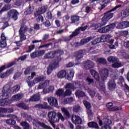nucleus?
Listing matches in <instances>:
<instances>
[{
    "label": "nucleus",
    "mask_w": 129,
    "mask_h": 129,
    "mask_svg": "<svg viewBox=\"0 0 129 129\" xmlns=\"http://www.w3.org/2000/svg\"><path fill=\"white\" fill-rule=\"evenodd\" d=\"M1 38V41L3 42H7V37L5 35V33L3 32L2 33Z\"/></svg>",
    "instance_id": "nucleus-53"
},
{
    "label": "nucleus",
    "mask_w": 129,
    "mask_h": 129,
    "mask_svg": "<svg viewBox=\"0 0 129 129\" xmlns=\"http://www.w3.org/2000/svg\"><path fill=\"white\" fill-rule=\"evenodd\" d=\"M45 79H46V77L44 76H40L37 77L33 79L34 82H35V84L37 83H39L40 82H43V81H45Z\"/></svg>",
    "instance_id": "nucleus-20"
},
{
    "label": "nucleus",
    "mask_w": 129,
    "mask_h": 129,
    "mask_svg": "<svg viewBox=\"0 0 129 129\" xmlns=\"http://www.w3.org/2000/svg\"><path fill=\"white\" fill-rule=\"evenodd\" d=\"M13 99L14 100H20L22 99V95L21 94H16L13 96Z\"/></svg>",
    "instance_id": "nucleus-42"
},
{
    "label": "nucleus",
    "mask_w": 129,
    "mask_h": 129,
    "mask_svg": "<svg viewBox=\"0 0 129 129\" xmlns=\"http://www.w3.org/2000/svg\"><path fill=\"white\" fill-rule=\"evenodd\" d=\"M61 60H62V58L60 56H58L56 60H54L52 63L49 64L47 70V75H50V74L52 73L53 70L59 66V62H60Z\"/></svg>",
    "instance_id": "nucleus-5"
},
{
    "label": "nucleus",
    "mask_w": 129,
    "mask_h": 129,
    "mask_svg": "<svg viewBox=\"0 0 129 129\" xmlns=\"http://www.w3.org/2000/svg\"><path fill=\"white\" fill-rule=\"evenodd\" d=\"M14 72V68H11L9 70L6 71V73H7V75L8 76H10L11 74H12L13 72Z\"/></svg>",
    "instance_id": "nucleus-61"
},
{
    "label": "nucleus",
    "mask_w": 129,
    "mask_h": 129,
    "mask_svg": "<svg viewBox=\"0 0 129 129\" xmlns=\"http://www.w3.org/2000/svg\"><path fill=\"white\" fill-rule=\"evenodd\" d=\"M101 78L103 80H105L108 77L109 71L107 69H103L100 71Z\"/></svg>",
    "instance_id": "nucleus-13"
},
{
    "label": "nucleus",
    "mask_w": 129,
    "mask_h": 129,
    "mask_svg": "<svg viewBox=\"0 0 129 129\" xmlns=\"http://www.w3.org/2000/svg\"><path fill=\"white\" fill-rule=\"evenodd\" d=\"M75 95L77 97H81V90H77L75 93Z\"/></svg>",
    "instance_id": "nucleus-62"
},
{
    "label": "nucleus",
    "mask_w": 129,
    "mask_h": 129,
    "mask_svg": "<svg viewBox=\"0 0 129 129\" xmlns=\"http://www.w3.org/2000/svg\"><path fill=\"white\" fill-rule=\"evenodd\" d=\"M20 124L22 126H24V127H30V124L29 123L27 122V121H22Z\"/></svg>",
    "instance_id": "nucleus-46"
},
{
    "label": "nucleus",
    "mask_w": 129,
    "mask_h": 129,
    "mask_svg": "<svg viewBox=\"0 0 129 129\" xmlns=\"http://www.w3.org/2000/svg\"><path fill=\"white\" fill-rule=\"evenodd\" d=\"M47 101L49 105L51 106L56 107L58 105V100L54 97H49L47 99Z\"/></svg>",
    "instance_id": "nucleus-10"
},
{
    "label": "nucleus",
    "mask_w": 129,
    "mask_h": 129,
    "mask_svg": "<svg viewBox=\"0 0 129 129\" xmlns=\"http://www.w3.org/2000/svg\"><path fill=\"white\" fill-rule=\"evenodd\" d=\"M29 50L27 51V53H30L31 51H33V49H35V45H31L28 46Z\"/></svg>",
    "instance_id": "nucleus-59"
},
{
    "label": "nucleus",
    "mask_w": 129,
    "mask_h": 129,
    "mask_svg": "<svg viewBox=\"0 0 129 129\" xmlns=\"http://www.w3.org/2000/svg\"><path fill=\"white\" fill-rule=\"evenodd\" d=\"M41 99V96L40 95L36 94H34L31 97V98L29 99L30 101H39Z\"/></svg>",
    "instance_id": "nucleus-22"
},
{
    "label": "nucleus",
    "mask_w": 129,
    "mask_h": 129,
    "mask_svg": "<svg viewBox=\"0 0 129 129\" xmlns=\"http://www.w3.org/2000/svg\"><path fill=\"white\" fill-rule=\"evenodd\" d=\"M37 55L38 57H40V56H43V55L45 54V50H39V51H37Z\"/></svg>",
    "instance_id": "nucleus-54"
},
{
    "label": "nucleus",
    "mask_w": 129,
    "mask_h": 129,
    "mask_svg": "<svg viewBox=\"0 0 129 129\" xmlns=\"http://www.w3.org/2000/svg\"><path fill=\"white\" fill-rule=\"evenodd\" d=\"M73 55L74 57H76L75 61L76 62H79V63H77L76 65H78V64H80V61L81 60V50H79L75 51Z\"/></svg>",
    "instance_id": "nucleus-14"
},
{
    "label": "nucleus",
    "mask_w": 129,
    "mask_h": 129,
    "mask_svg": "<svg viewBox=\"0 0 129 129\" xmlns=\"http://www.w3.org/2000/svg\"><path fill=\"white\" fill-rule=\"evenodd\" d=\"M2 94H0V106L10 105L13 100L10 99V95L12 93V89L10 85H6L2 89Z\"/></svg>",
    "instance_id": "nucleus-1"
},
{
    "label": "nucleus",
    "mask_w": 129,
    "mask_h": 129,
    "mask_svg": "<svg viewBox=\"0 0 129 129\" xmlns=\"http://www.w3.org/2000/svg\"><path fill=\"white\" fill-rule=\"evenodd\" d=\"M49 109L50 106L48 105V104L46 102L44 103L43 105H42V109Z\"/></svg>",
    "instance_id": "nucleus-56"
},
{
    "label": "nucleus",
    "mask_w": 129,
    "mask_h": 129,
    "mask_svg": "<svg viewBox=\"0 0 129 129\" xmlns=\"http://www.w3.org/2000/svg\"><path fill=\"white\" fill-rule=\"evenodd\" d=\"M128 27L129 22H122L117 26V29H124L125 28H128Z\"/></svg>",
    "instance_id": "nucleus-19"
},
{
    "label": "nucleus",
    "mask_w": 129,
    "mask_h": 129,
    "mask_svg": "<svg viewBox=\"0 0 129 129\" xmlns=\"http://www.w3.org/2000/svg\"><path fill=\"white\" fill-rule=\"evenodd\" d=\"M32 71V67H27L24 71L25 75H29L31 74V72Z\"/></svg>",
    "instance_id": "nucleus-39"
},
{
    "label": "nucleus",
    "mask_w": 129,
    "mask_h": 129,
    "mask_svg": "<svg viewBox=\"0 0 129 129\" xmlns=\"http://www.w3.org/2000/svg\"><path fill=\"white\" fill-rule=\"evenodd\" d=\"M25 13H26V15H31V14L33 13V10H32V7H29Z\"/></svg>",
    "instance_id": "nucleus-55"
},
{
    "label": "nucleus",
    "mask_w": 129,
    "mask_h": 129,
    "mask_svg": "<svg viewBox=\"0 0 129 129\" xmlns=\"http://www.w3.org/2000/svg\"><path fill=\"white\" fill-rule=\"evenodd\" d=\"M97 62L99 64H106V60L104 58H97Z\"/></svg>",
    "instance_id": "nucleus-41"
},
{
    "label": "nucleus",
    "mask_w": 129,
    "mask_h": 129,
    "mask_svg": "<svg viewBox=\"0 0 129 129\" xmlns=\"http://www.w3.org/2000/svg\"><path fill=\"white\" fill-rule=\"evenodd\" d=\"M72 121L75 124H81V118L76 115H73L72 117Z\"/></svg>",
    "instance_id": "nucleus-16"
},
{
    "label": "nucleus",
    "mask_w": 129,
    "mask_h": 129,
    "mask_svg": "<svg viewBox=\"0 0 129 129\" xmlns=\"http://www.w3.org/2000/svg\"><path fill=\"white\" fill-rule=\"evenodd\" d=\"M81 84L80 82L73 81V83H68L64 86L66 89H72V90H76L77 88H80Z\"/></svg>",
    "instance_id": "nucleus-6"
},
{
    "label": "nucleus",
    "mask_w": 129,
    "mask_h": 129,
    "mask_svg": "<svg viewBox=\"0 0 129 129\" xmlns=\"http://www.w3.org/2000/svg\"><path fill=\"white\" fill-rule=\"evenodd\" d=\"M6 123L7 124H10L11 125H15L16 124V120L13 119H9L6 120Z\"/></svg>",
    "instance_id": "nucleus-38"
},
{
    "label": "nucleus",
    "mask_w": 129,
    "mask_h": 129,
    "mask_svg": "<svg viewBox=\"0 0 129 129\" xmlns=\"http://www.w3.org/2000/svg\"><path fill=\"white\" fill-rule=\"evenodd\" d=\"M10 6L5 5L4 7L0 10V14L2 15L4 12H8L10 10Z\"/></svg>",
    "instance_id": "nucleus-32"
},
{
    "label": "nucleus",
    "mask_w": 129,
    "mask_h": 129,
    "mask_svg": "<svg viewBox=\"0 0 129 129\" xmlns=\"http://www.w3.org/2000/svg\"><path fill=\"white\" fill-rule=\"evenodd\" d=\"M36 18V22L37 23H43L44 22V17L42 15H39L38 16H35Z\"/></svg>",
    "instance_id": "nucleus-37"
},
{
    "label": "nucleus",
    "mask_w": 129,
    "mask_h": 129,
    "mask_svg": "<svg viewBox=\"0 0 129 129\" xmlns=\"http://www.w3.org/2000/svg\"><path fill=\"white\" fill-rule=\"evenodd\" d=\"M74 76V73L72 71H70L69 73H67V78L68 80H72Z\"/></svg>",
    "instance_id": "nucleus-30"
},
{
    "label": "nucleus",
    "mask_w": 129,
    "mask_h": 129,
    "mask_svg": "<svg viewBox=\"0 0 129 129\" xmlns=\"http://www.w3.org/2000/svg\"><path fill=\"white\" fill-rule=\"evenodd\" d=\"M80 110V106L77 105L74 107L73 108V111L75 112H78Z\"/></svg>",
    "instance_id": "nucleus-51"
},
{
    "label": "nucleus",
    "mask_w": 129,
    "mask_h": 129,
    "mask_svg": "<svg viewBox=\"0 0 129 129\" xmlns=\"http://www.w3.org/2000/svg\"><path fill=\"white\" fill-rule=\"evenodd\" d=\"M94 39V37H90L87 38L85 40H82V45H84V44H86V43H88L90 41H91V40H93Z\"/></svg>",
    "instance_id": "nucleus-34"
},
{
    "label": "nucleus",
    "mask_w": 129,
    "mask_h": 129,
    "mask_svg": "<svg viewBox=\"0 0 129 129\" xmlns=\"http://www.w3.org/2000/svg\"><path fill=\"white\" fill-rule=\"evenodd\" d=\"M90 72L97 81H99V76L98 75V73L93 70H91Z\"/></svg>",
    "instance_id": "nucleus-25"
},
{
    "label": "nucleus",
    "mask_w": 129,
    "mask_h": 129,
    "mask_svg": "<svg viewBox=\"0 0 129 129\" xmlns=\"http://www.w3.org/2000/svg\"><path fill=\"white\" fill-rule=\"evenodd\" d=\"M27 31H28V28L24 26H21L20 29L19 30V34L21 42H22L23 41H25V40L27 39V37L25 35V34L27 32Z\"/></svg>",
    "instance_id": "nucleus-7"
},
{
    "label": "nucleus",
    "mask_w": 129,
    "mask_h": 129,
    "mask_svg": "<svg viewBox=\"0 0 129 129\" xmlns=\"http://www.w3.org/2000/svg\"><path fill=\"white\" fill-rule=\"evenodd\" d=\"M37 124L40 125V126H41V127H43V128L45 129H52L51 126H48V125H46L45 123L44 122H41V121H38L37 122Z\"/></svg>",
    "instance_id": "nucleus-28"
},
{
    "label": "nucleus",
    "mask_w": 129,
    "mask_h": 129,
    "mask_svg": "<svg viewBox=\"0 0 129 129\" xmlns=\"http://www.w3.org/2000/svg\"><path fill=\"white\" fill-rule=\"evenodd\" d=\"M8 76H9L6 72L0 75L1 78H6V77H8Z\"/></svg>",
    "instance_id": "nucleus-64"
},
{
    "label": "nucleus",
    "mask_w": 129,
    "mask_h": 129,
    "mask_svg": "<svg viewBox=\"0 0 129 129\" xmlns=\"http://www.w3.org/2000/svg\"><path fill=\"white\" fill-rule=\"evenodd\" d=\"M31 58H32V59H35V58H37L38 56V53L37 51H35L30 54Z\"/></svg>",
    "instance_id": "nucleus-50"
},
{
    "label": "nucleus",
    "mask_w": 129,
    "mask_h": 129,
    "mask_svg": "<svg viewBox=\"0 0 129 129\" xmlns=\"http://www.w3.org/2000/svg\"><path fill=\"white\" fill-rule=\"evenodd\" d=\"M14 112L13 108H2L0 107V113H12Z\"/></svg>",
    "instance_id": "nucleus-17"
},
{
    "label": "nucleus",
    "mask_w": 129,
    "mask_h": 129,
    "mask_svg": "<svg viewBox=\"0 0 129 129\" xmlns=\"http://www.w3.org/2000/svg\"><path fill=\"white\" fill-rule=\"evenodd\" d=\"M88 126L89 127H92L93 128L99 129L98 124L96 122L92 121L88 123Z\"/></svg>",
    "instance_id": "nucleus-24"
},
{
    "label": "nucleus",
    "mask_w": 129,
    "mask_h": 129,
    "mask_svg": "<svg viewBox=\"0 0 129 129\" xmlns=\"http://www.w3.org/2000/svg\"><path fill=\"white\" fill-rule=\"evenodd\" d=\"M7 45V42L6 41H0V48H5Z\"/></svg>",
    "instance_id": "nucleus-58"
},
{
    "label": "nucleus",
    "mask_w": 129,
    "mask_h": 129,
    "mask_svg": "<svg viewBox=\"0 0 129 129\" xmlns=\"http://www.w3.org/2000/svg\"><path fill=\"white\" fill-rule=\"evenodd\" d=\"M18 16H19V12L15 9L10 10L7 14L8 18H11L14 21L18 20Z\"/></svg>",
    "instance_id": "nucleus-8"
},
{
    "label": "nucleus",
    "mask_w": 129,
    "mask_h": 129,
    "mask_svg": "<svg viewBox=\"0 0 129 129\" xmlns=\"http://www.w3.org/2000/svg\"><path fill=\"white\" fill-rule=\"evenodd\" d=\"M61 111L62 113H63V116H64L65 118H69L70 117V113L67 109L66 108H62Z\"/></svg>",
    "instance_id": "nucleus-23"
},
{
    "label": "nucleus",
    "mask_w": 129,
    "mask_h": 129,
    "mask_svg": "<svg viewBox=\"0 0 129 129\" xmlns=\"http://www.w3.org/2000/svg\"><path fill=\"white\" fill-rule=\"evenodd\" d=\"M84 104L85 107H86V108H88V109H89V108H90V107H91V105H90V103H89V102H88L87 101H84Z\"/></svg>",
    "instance_id": "nucleus-52"
},
{
    "label": "nucleus",
    "mask_w": 129,
    "mask_h": 129,
    "mask_svg": "<svg viewBox=\"0 0 129 129\" xmlns=\"http://www.w3.org/2000/svg\"><path fill=\"white\" fill-rule=\"evenodd\" d=\"M23 117L26 118L28 121H32V116L31 115L28 114L27 113H24L23 114Z\"/></svg>",
    "instance_id": "nucleus-36"
},
{
    "label": "nucleus",
    "mask_w": 129,
    "mask_h": 129,
    "mask_svg": "<svg viewBox=\"0 0 129 129\" xmlns=\"http://www.w3.org/2000/svg\"><path fill=\"white\" fill-rule=\"evenodd\" d=\"M60 119L62 121H64L65 120V117L63 116V115H62V113H61L60 112H58L57 113L56 121L57 122H59V121L60 120Z\"/></svg>",
    "instance_id": "nucleus-29"
},
{
    "label": "nucleus",
    "mask_w": 129,
    "mask_h": 129,
    "mask_svg": "<svg viewBox=\"0 0 129 129\" xmlns=\"http://www.w3.org/2000/svg\"><path fill=\"white\" fill-rule=\"evenodd\" d=\"M107 60L109 62H116L117 61H118V58L116 57L111 56L108 57Z\"/></svg>",
    "instance_id": "nucleus-35"
},
{
    "label": "nucleus",
    "mask_w": 129,
    "mask_h": 129,
    "mask_svg": "<svg viewBox=\"0 0 129 129\" xmlns=\"http://www.w3.org/2000/svg\"><path fill=\"white\" fill-rule=\"evenodd\" d=\"M111 120L109 119H105L103 120L104 125L101 127V129H111L110 127V124H111Z\"/></svg>",
    "instance_id": "nucleus-11"
},
{
    "label": "nucleus",
    "mask_w": 129,
    "mask_h": 129,
    "mask_svg": "<svg viewBox=\"0 0 129 129\" xmlns=\"http://www.w3.org/2000/svg\"><path fill=\"white\" fill-rule=\"evenodd\" d=\"M102 25V22L101 24L95 25V28L98 29V32L99 33H107V32L111 31L112 29L115 27V23L111 24L103 28H101V27L103 25Z\"/></svg>",
    "instance_id": "nucleus-3"
},
{
    "label": "nucleus",
    "mask_w": 129,
    "mask_h": 129,
    "mask_svg": "<svg viewBox=\"0 0 129 129\" xmlns=\"http://www.w3.org/2000/svg\"><path fill=\"white\" fill-rule=\"evenodd\" d=\"M81 32V27H79L78 28H77L74 31H73L72 34L70 35V38L72 39L77 36H78Z\"/></svg>",
    "instance_id": "nucleus-18"
},
{
    "label": "nucleus",
    "mask_w": 129,
    "mask_h": 129,
    "mask_svg": "<svg viewBox=\"0 0 129 129\" xmlns=\"http://www.w3.org/2000/svg\"><path fill=\"white\" fill-rule=\"evenodd\" d=\"M18 107L22 108V109H29V106L26 104L23 103H20L17 105Z\"/></svg>",
    "instance_id": "nucleus-33"
},
{
    "label": "nucleus",
    "mask_w": 129,
    "mask_h": 129,
    "mask_svg": "<svg viewBox=\"0 0 129 129\" xmlns=\"http://www.w3.org/2000/svg\"><path fill=\"white\" fill-rule=\"evenodd\" d=\"M112 103L110 102L107 104L106 106L108 108H109V109H110V110H120V109H121V108L118 107H114L111 108V107H112Z\"/></svg>",
    "instance_id": "nucleus-26"
},
{
    "label": "nucleus",
    "mask_w": 129,
    "mask_h": 129,
    "mask_svg": "<svg viewBox=\"0 0 129 129\" xmlns=\"http://www.w3.org/2000/svg\"><path fill=\"white\" fill-rule=\"evenodd\" d=\"M52 43L50 42L44 45H41L39 47V49H41V48H49V46H51Z\"/></svg>",
    "instance_id": "nucleus-49"
},
{
    "label": "nucleus",
    "mask_w": 129,
    "mask_h": 129,
    "mask_svg": "<svg viewBox=\"0 0 129 129\" xmlns=\"http://www.w3.org/2000/svg\"><path fill=\"white\" fill-rule=\"evenodd\" d=\"M64 54V51L61 49H58L56 50L48 52L47 53L44 55V59H54L55 58V56L57 55L56 59L58 57L60 56L61 55H63Z\"/></svg>",
    "instance_id": "nucleus-4"
},
{
    "label": "nucleus",
    "mask_w": 129,
    "mask_h": 129,
    "mask_svg": "<svg viewBox=\"0 0 129 129\" xmlns=\"http://www.w3.org/2000/svg\"><path fill=\"white\" fill-rule=\"evenodd\" d=\"M116 87V84L114 80H110L108 83V88L111 91H113L114 89H115V87Z\"/></svg>",
    "instance_id": "nucleus-15"
},
{
    "label": "nucleus",
    "mask_w": 129,
    "mask_h": 129,
    "mask_svg": "<svg viewBox=\"0 0 129 129\" xmlns=\"http://www.w3.org/2000/svg\"><path fill=\"white\" fill-rule=\"evenodd\" d=\"M80 17L77 15L72 16L71 18V24H75V23L79 22Z\"/></svg>",
    "instance_id": "nucleus-27"
},
{
    "label": "nucleus",
    "mask_w": 129,
    "mask_h": 129,
    "mask_svg": "<svg viewBox=\"0 0 129 129\" xmlns=\"http://www.w3.org/2000/svg\"><path fill=\"white\" fill-rule=\"evenodd\" d=\"M48 121H57V113L50 111L48 113Z\"/></svg>",
    "instance_id": "nucleus-9"
},
{
    "label": "nucleus",
    "mask_w": 129,
    "mask_h": 129,
    "mask_svg": "<svg viewBox=\"0 0 129 129\" xmlns=\"http://www.w3.org/2000/svg\"><path fill=\"white\" fill-rule=\"evenodd\" d=\"M123 15L125 17H128L129 16V11L127 9H126L123 12Z\"/></svg>",
    "instance_id": "nucleus-60"
},
{
    "label": "nucleus",
    "mask_w": 129,
    "mask_h": 129,
    "mask_svg": "<svg viewBox=\"0 0 129 129\" xmlns=\"http://www.w3.org/2000/svg\"><path fill=\"white\" fill-rule=\"evenodd\" d=\"M16 64V62H12L10 63H9L7 66H6V69L8 68H10V67H12V66H14V65Z\"/></svg>",
    "instance_id": "nucleus-63"
},
{
    "label": "nucleus",
    "mask_w": 129,
    "mask_h": 129,
    "mask_svg": "<svg viewBox=\"0 0 129 129\" xmlns=\"http://www.w3.org/2000/svg\"><path fill=\"white\" fill-rule=\"evenodd\" d=\"M121 8V5H119L117 6H115L113 9L105 13V15L102 18V24L101 26H105L106 24H107V22H108L110 19L113 17V13L111 12H113L115 11V10H117V9Z\"/></svg>",
    "instance_id": "nucleus-2"
},
{
    "label": "nucleus",
    "mask_w": 129,
    "mask_h": 129,
    "mask_svg": "<svg viewBox=\"0 0 129 129\" xmlns=\"http://www.w3.org/2000/svg\"><path fill=\"white\" fill-rule=\"evenodd\" d=\"M47 7L46 6H43L38 9V10L34 14V17H38L39 16H42V14H44V13H46L47 11Z\"/></svg>",
    "instance_id": "nucleus-12"
},
{
    "label": "nucleus",
    "mask_w": 129,
    "mask_h": 129,
    "mask_svg": "<svg viewBox=\"0 0 129 129\" xmlns=\"http://www.w3.org/2000/svg\"><path fill=\"white\" fill-rule=\"evenodd\" d=\"M26 82L29 87H33V86H34V85L36 84V83L34 82V80H33V81L28 80Z\"/></svg>",
    "instance_id": "nucleus-45"
},
{
    "label": "nucleus",
    "mask_w": 129,
    "mask_h": 129,
    "mask_svg": "<svg viewBox=\"0 0 129 129\" xmlns=\"http://www.w3.org/2000/svg\"><path fill=\"white\" fill-rule=\"evenodd\" d=\"M112 67H113V68H119V67H121V63L119 62H115L112 64Z\"/></svg>",
    "instance_id": "nucleus-48"
},
{
    "label": "nucleus",
    "mask_w": 129,
    "mask_h": 129,
    "mask_svg": "<svg viewBox=\"0 0 129 129\" xmlns=\"http://www.w3.org/2000/svg\"><path fill=\"white\" fill-rule=\"evenodd\" d=\"M56 95L57 96H63L64 97V90L63 89H58L56 92Z\"/></svg>",
    "instance_id": "nucleus-31"
},
{
    "label": "nucleus",
    "mask_w": 129,
    "mask_h": 129,
    "mask_svg": "<svg viewBox=\"0 0 129 129\" xmlns=\"http://www.w3.org/2000/svg\"><path fill=\"white\" fill-rule=\"evenodd\" d=\"M87 113L88 114L89 119H92V116H93V112L90 110V109H88Z\"/></svg>",
    "instance_id": "nucleus-44"
},
{
    "label": "nucleus",
    "mask_w": 129,
    "mask_h": 129,
    "mask_svg": "<svg viewBox=\"0 0 129 129\" xmlns=\"http://www.w3.org/2000/svg\"><path fill=\"white\" fill-rule=\"evenodd\" d=\"M67 75V72L64 70H62L60 71H59L57 74V78H64V77H66V76Z\"/></svg>",
    "instance_id": "nucleus-21"
},
{
    "label": "nucleus",
    "mask_w": 129,
    "mask_h": 129,
    "mask_svg": "<svg viewBox=\"0 0 129 129\" xmlns=\"http://www.w3.org/2000/svg\"><path fill=\"white\" fill-rule=\"evenodd\" d=\"M93 63H92V62H91V61H88L85 62V64H84V67H86V68H91V66H93Z\"/></svg>",
    "instance_id": "nucleus-43"
},
{
    "label": "nucleus",
    "mask_w": 129,
    "mask_h": 129,
    "mask_svg": "<svg viewBox=\"0 0 129 129\" xmlns=\"http://www.w3.org/2000/svg\"><path fill=\"white\" fill-rule=\"evenodd\" d=\"M72 94V91L69 89H67L66 91L64 92V97L65 96H70Z\"/></svg>",
    "instance_id": "nucleus-40"
},
{
    "label": "nucleus",
    "mask_w": 129,
    "mask_h": 129,
    "mask_svg": "<svg viewBox=\"0 0 129 129\" xmlns=\"http://www.w3.org/2000/svg\"><path fill=\"white\" fill-rule=\"evenodd\" d=\"M46 86H47L46 83L44 82L42 83H40L38 85V89H43V88H45Z\"/></svg>",
    "instance_id": "nucleus-47"
},
{
    "label": "nucleus",
    "mask_w": 129,
    "mask_h": 129,
    "mask_svg": "<svg viewBox=\"0 0 129 129\" xmlns=\"http://www.w3.org/2000/svg\"><path fill=\"white\" fill-rule=\"evenodd\" d=\"M43 25L48 28L51 26V23L50 22V21L46 20V22H43Z\"/></svg>",
    "instance_id": "nucleus-57"
}]
</instances>
